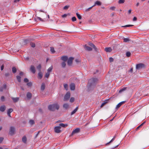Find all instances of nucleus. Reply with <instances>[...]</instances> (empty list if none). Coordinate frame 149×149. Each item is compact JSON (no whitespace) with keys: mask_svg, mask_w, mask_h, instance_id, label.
Here are the masks:
<instances>
[{"mask_svg":"<svg viewBox=\"0 0 149 149\" xmlns=\"http://www.w3.org/2000/svg\"><path fill=\"white\" fill-rule=\"evenodd\" d=\"M74 58L72 57H70L68 61V64L69 65H71L72 63V61Z\"/></svg>","mask_w":149,"mask_h":149,"instance_id":"1a4fd4ad","label":"nucleus"},{"mask_svg":"<svg viewBox=\"0 0 149 149\" xmlns=\"http://www.w3.org/2000/svg\"><path fill=\"white\" fill-rule=\"evenodd\" d=\"M29 122L30 124L31 125H32L34 123V120H29Z\"/></svg>","mask_w":149,"mask_h":149,"instance_id":"a19ab883","label":"nucleus"},{"mask_svg":"<svg viewBox=\"0 0 149 149\" xmlns=\"http://www.w3.org/2000/svg\"><path fill=\"white\" fill-rule=\"evenodd\" d=\"M137 20V18L136 17H134L133 19V21H136Z\"/></svg>","mask_w":149,"mask_h":149,"instance_id":"338daca9","label":"nucleus"},{"mask_svg":"<svg viewBox=\"0 0 149 149\" xmlns=\"http://www.w3.org/2000/svg\"><path fill=\"white\" fill-rule=\"evenodd\" d=\"M16 78L18 82H20L21 81V77L19 76L18 75L16 76Z\"/></svg>","mask_w":149,"mask_h":149,"instance_id":"cd10ccee","label":"nucleus"},{"mask_svg":"<svg viewBox=\"0 0 149 149\" xmlns=\"http://www.w3.org/2000/svg\"><path fill=\"white\" fill-rule=\"evenodd\" d=\"M37 18L38 19H39L40 21L42 22H43L44 21L41 18H40L39 17H38Z\"/></svg>","mask_w":149,"mask_h":149,"instance_id":"4d7b16f0","label":"nucleus"},{"mask_svg":"<svg viewBox=\"0 0 149 149\" xmlns=\"http://www.w3.org/2000/svg\"><path fill=\"white\" fill-rule=\"evenodd\" d=\"M74 97H72L71 98L70 100V102L72 103L74 102Z\"/></svg>","mask_w":149,"mask_h":149,"instance_id":"de8ad7c7","label":"nucleus"},{"mask_svg":"<svg viewBox=\"0 0 149 149\" xmlns=\"http://www.w3.org/2000/svg\"><path fill=\"white\" fill-rule=\"evenodd\" d=\"M64 88L66 90H67L68 89V85L67 84H64Z\"/></svg>","mask_w":149,"mask_h":149,"instance_id":"37998d69","label":"nucleus"},{"mask_svg":"<svg viewBox=\"0 0 149 149\" xmlns=\"http://www.w3.org/2000/svg\"><path fill=\"white\" fill-rule=\"evenodd\" d=\"M133 26V25H127L124 26H122V27H129L130 26Z\"/></svg>","mask_w":149,"mask_h":149,"instance_id":"8fccbe9b","label":"nucleus"},{"mask_svg":"<svg viewBox=\"0 0 149 149\" xmlns=\"http://www.w3.org/2000/svg\"><path fill=\"white\" fill-rule=\"evenodd\" d=\"M133 68H132L131 69H130V70L129 71V72H131V73H132V72H133Z\"/></svg>","mask_w":149,"mask_h":149,"instance_id":"e2e57ef3","label":"nucleus"},{"mask_svg":"<svg viewBox=\"0 0 149 149\" xmlns=\"http://www.w3.org/2000/svg\"><path fill=\"white\" fill-rule=\"evenodd\" d=\"M124 42H127L128 41H130V39L128 38H123Z\"/></svg>","mask_w":149,"mask_h":149,"instance_id":"2f4dec72","label":"nucleus"},{"mask_svg":"<svg viewBox=\"0 0 149 149\" xmlns=\"http://www.w3.org/2000/svg\"><path fill=\"white\" fill-rule=\"evenodd\" d=\"M66 65V64L65 62H63L61 63V65L63 68H65Z\"/></svg>","mask_w":149,"mask_h":149,"instance_id":"58836bf2","label":"nucleus"},{"mask_svg":"<svg viewBox=\"0 0 149 149\" xmlns=\"http://www.w3.org/2000/svg\"><path fill=\"white\" fill-rule=\"evenodd\" d=\"M41 66L40 64L37 67V68L39 72L41 71Z\"/></svg>","mask_w":149,"mask_h":149,"instance_id":"7c9ffc66","label":"nucleus"},{"mask_svg":"<svg viewBox=\"0 0 149 149\" xmlns=\"http://www.w3.org/2000/svg\"><path fill=\"white\" fill-rule=\"evenodd\" d=\"M4 89V88H3V87H1L0 88V91H1V92L3 91Z\"/></svg>","mask_w":149,"mask_h":149,"instance_id":"680f3d73","label":"nucleus"},{"mask_svg":"<svg viewBox=\"0 0 149 149\" xmlns=\"http://www.w3.org/2000/svg\"><path fill=\"white\" fill-rule=\"evenodd\" d=\"M50 51L52 54H54L55 52L54 48L52 47H50Z\"/></svg>","mask_w":149,"mask_h":149,"instance_id":"c756f323","label":"nucleus"},{"mask_svg":"<svg viewBox=\"0 0 149 149\" xmlns=\"http://www.w3.org/2000/svg\"><path fill=\"white\" fill-rule=\"evenodd\" d=\"M68 124H64L63 123H60L59 125V126L60 127H65L68 126Z\"/></svg>","mask_w":149,"mask_h":149,"instance_id":"aec40b11","label":"nucleus"},{"mask_svg":"<svg viewBox=\"0 0 149 149\" xmlns=\"http://www.w3.org/2000/svg\"><path fill=\"white\" fill-rule=\"evenodd\" d=\"M76 14L78 18L79 19H81V17L79 14L78 13H77Z\"/></svg>","mask_w":149,"mask_h":149,"instance_id":"72a5a7b5","label":"nucleus"},{"mask_svg":"<svg viewBox=\"0 0 149 149\" xmlns=\"http://www.w3.org/2000/svg\"><path fill=\"white\" fill-rule=\"evenodd\" d=\"M98 80L95 78H92L88 80V85L89 88L94 87L97 83Z\"/></svg>","mask_w":149,"mask_h":149,"instance_id":"f257e3e1","label":"nucleus"},{"mask_svg":"<svg viewBox=\"0 0 149 149\" xmlns=\"http://www.w3.org/2000/svg\"><path fill=\"white\" fill-rule=\"evenodd\" d=\"M70 89L71 90H74L75 89V85L74 83H71L70 86Z\"/></svg>","mask_w":149,"mask_h":149,"instance_id":"9b49d317","label":"nucleus"},{"mask_svg":"<svg viewBox=\"0 0 149 149\" xmlns=\"http://www.w3.org/2000/svg\"><path fill=\"white\" fill-rule=\"evenodd\" d=\"M67 16V14H64L63 15H62V17L63 18H64L66 17Z\"/></svg>","mask_w":149,"mask_h":149,"instance_id":"13d9d810","label":"nucleus"},{"mask_svg":"<svg viewBox=\"0 0 149 149\" xmlns=\"http://www.w3.org/2000/svg\"><path fill=\"white\" fill-rule=\"evenodd\" d=\"M30 71L33 74L35 73L36 70L35 67L33 65H31L30 68Z\"/></svg>","mask_w":149,"mask_h":149,"instance_id":"9d476101","label":"nucleus"},{"mask_svg":"<svg viewBox=\"0 0 149 149\" xmlns=\"http://www.w3.org/2000/svg\"><path fill=\"white\" fill-rule=\"evenodd\" d=\"M106 103V102H104L103 103H102L101 105V107H102Z\"/></svg>","mask_w":149,"mask_h":149,"instance_id":"6e6d98bb","label":"nucleus"},{"mask_svg":"<svg viewBox=\"0 0 149 149\" xmlns=\"http://www.w3.org/2000/svg\"><path fill=\"white\" fill-rule=\"evenodd\" d=\"M116 8V7L114 6L111 7L110 8V9L112 10H114Z\"/></svg>","mask_w":149,"mask_h":149,"instance_id":"864d4df0","label":"nucleus"},{"mask_svg":"<svg viewBox=\"0 0 149 149\" xmlns=\"http://www.w3.org/2000/svg\"><path fill=\"white\" fill-rule=\"evenodd\" d=\"M145 67V65L142 63H139L136 65V69L137 70H139Z\"/></svg>","mask_w":149,"mask_h":149,"instance_id":"20e7f679","label":"nucleus"},{"mask_svg":"<svg viewBox=\"0 0 149 149\" xmlns=\"http://www.w3.org/2000/svg\"><path fill=\"white\" fill-rule=\"evenodd\" d=\"M125 1V0H119L118 1V3L119 4H122L124 3Z\"/></svg>","mask_w":149,"mask_h":149,"instance_id":"e433bc0d","label":"nucleus"},{"mask_svg":"<svg viewBox=\"0 0 149 149\" xmlns=\"http://www.w3.org/2000/svg\"><path fill=\"white\" fill-rule=\"evenodd\" d=\"M15 128L14 127H11L9 130V134L11 135H13L14 134Z\"/></svg>","mask_w":149,"mask_h":149,"instance_id":"423d86ee","label":"nucleus"},{"mask_svg":"<svg viewBox=\"0 0 149 149\" xmlns=\"http://www.w3.org/2000/svg\"><path fill=\"white\" fill-rule=\"evenodd\" d=\"M69 107V105L68 104L66 103L65 104L63 105V107L65 109H67Z\"/></svg>","mask_w":149,"mask_h":149,"instance_id":"393cba45","label":"nucleus"},{"mask_svg":"<svg viewBox=\"0 0 149 149\" xmlns=\"http://www.w3.org/2000/svg\"><path fill=\"white\" fill-rule=\"evenodd\" d=\"M49 75V72H47V73H46L45 76L46 77L48 78Z\"/></svg>","mask_w":149,"mask_h":149,"instance_id":"a18cd8bd","label":"nucleus"},{"mask_svg":"<svg viewBox=\"0 0 149 149\" xmlns=\"http://www.w3.org/2000/svg\"><path fill=\"white\" fill-rule=\"evenodd\" d=\"M13 110L12 108H10L7 111V113H10L13 111Z\"/></svg>","mask_w":149,"mask_h":149,"instance_id":"473e14b6","label":"nucleus"},{"mask_svg":"<svg viewBox=\"0 0 149 149\" xmlns=\"http://www.w3.org/2000/svg\"><path fill=\"white\" fill-rule=\"evenodd\" d=\"M12 99L13 100V102H18L19 100V98L18 97H11Z\"/></svg>","mask_w":149,"mask_h":149,"instance_id":"dca6fc26","label":"nucleus"},{"mask_svg":"<svg viewBox=\"0 0 149 149\" xmlns=\"http://www.w3.org/2000/svg\"><path fill=\"white\" fill-rule=\"evenodd\" d=\"M80 131V129L79 128H77L74 130H73L72 134L71 135H73L75 134L78 133Z\"/></svg>","mask_w":149,"mask_h":149,"instance_id":"6e6552de","label":"nucleus"},{"mask_svg":"<svg viewBox=\"0 0 149 149\" xmlns=\"http://www.w3.org/2000/svg\"><path fill=\"white\" fill-rule=\"evenodd\" d=\"M42 77V73L41 71L39 72L38 78L41 79Z\"/></svg>","mask_w":149,"mask_h":149,"instance_id":"2eb2a0df","label":"nucleus"},{"mask_svg":"<svg viewBox=\"0 0 149 149\" xmlns=\"http://www.w3.org/2000/svg\"><path fill=\"white\" fill-rule=\"evenodd\" d=\"M61 127L59 126L56 127L54 128V131L56 133H59L61 132Z\"/></svg>","mask_w":149,"mask_h":149,"instance_id":"0eeeda50","label":"nucleus"},{"mask_svg":"<svg viewBox=\"0 0 149 149\" xmlns=\"http://www.w3.org/2000/svg\"><path fill=\"white\" fill-rule=\"evenodd\" d=\"M1 100L2 101L4 102L5 101V97L3 96H1Z\"/></svg>","mask_w":149,"mask_h":149,"instance_id":"3c124183","label":"nucleus"},{"mask_svg":"<svg viewBox=\"0 0 149 149\" xmlns=\"http://www.w3.org/2000/svg\"><path fill=\"white\" fill-rule=\"evenodd\" d=\"M3 88L4 89H6V84H4L3 85Z\"/></svg>","mask_w":149,"mask_h":149,"instance_id":"774afa93","label":"nucleus"},{"mask_svg":"<svg viewBox=\"0 0 149 149\" xmlns=\"http://www.w3.org/2000/svg\"><path fill=\"white\" fill-rule=\"evenodd\" d=\"M94 7V6H92L87 9H86V10H85V11L86 12H88V11H89L90 10H91L92 8Z\"/></svg>","mask_w":149,"mask_h":149,"instance_id":"c03bdc74","label":"nucleus"},{"mask_svg":"<svg viewBox=\"0 0 149 149\" xmlns=\"http://www.w3.org/2000/svg\"><path fill=\"white\" fill-rule=\"evenodd\" d=\"M30 40L28 39L23 40H21L20 42V43L22 46L25 45L29 43Z\"/></svg>","mask_w":149,"mask_h":149,"instance_id":"7ed1b4c3","label":"nucleus"},{"mask_svg":"<svg viewBox=\"0 0 149 149\" xmlns=\"http://www.w3.org/2000/svg\"><path fill=\"white\" fill-rule=\"evenodd\" d=\"M116 138V136H113V138H112V139L110 141V142H109V143H107L106 144V145L109 144V143H111L115 139V138Z\"/></svg>","mask_w":149,"mask_h":149,"instance_id":"c85d7f7f","label":"nucleus"},{"mask_svg":"<svg viewBox=\"0 0 149 149\" xmlns=\"http://www.w3.org/2000/svg\"><path fill=\"white\" fill-rule=\"evenodd\" d=\"M6 109V106L4 105L0 107V111L1 112H3Z\"/></svg>","mask_w":149,"mask_h":149,"instance_id":"ddd939ff","label":"nucleus"},{"mask_svg":"<svg viewBox=\"0 0 149 149\" xmlns=\"http://www.w3.org/2000/svg\"><path fill=\"white\" fill-rule=\"evenodd\" d=\"M12 71L14 73H15L16 72L17 69L15 67H13L12 68Z\"/></svg>","mask_w":149,"mask_h":149,"instance_id":"bb28decb","label":"nucleus"},{"mask_svg":"<svg viewBox=\"0 0 149 149\" xmlns=\"http://www.w3.org/2000/svg\"><path fill=\"white\" fill-rule=\"evenodd\" d=\"M84 48L85 49L88 51H91L92 50V48L91 47L87 46L86 45H85L84 46Z\"/></svg>","mask_w":149,"mask_h":149,"instance_id":"f8f14e48","label":"nucleus"},{"mask_svg":"<svg viewBox=\"0 0 149 149\" xmlns=\"http://www.w3.org/2000/svg\"><path fill=\"white\" fill-rule=\"evenodd\" d=\"M29 80L26 78H25L24 79V82L27 83L29 82Z\"/></svg>","mask_w":149,"mask_h":149,"instance_id":"603ef678","label":"nucleus"},{"mask_svg":"<svg viewBox=\"0 0 149 149\" xmlns=\"http://www.w3.org/2000/svg\"><path fill=\"white\" fill-rule=\"evenodd\" d=\"M127 88L126 87H124L121 88L119 91V93H121L124 91H125L127 89Z\"/></svg>","mask_w":149,"mask_h":149,"instance_id":"4468645a","label":"nucleus"},{"mask_svg":"<svg viewBox=\"0 0 149 149\" xmlns=\"http://www.w3.org/2000/svg\"><path fill=\"white\" fill-rule=\"evenodd\" d=\"M109 59L110 62H112L113 61V59L112 57H110Z\"/></svg>","mask_w":149,"mask_h":149,"instance_id":"5fc2aeb1","label":"nucleus"},{"mask_svg":"<svg viewBox=\"0 0 149 149\" xmlns=\"http://www.w3.org/2000/svg\"><path fill=\"white\" fill-rule=\"evenodd\" d=\"M3 68H4V65H3V64L1 66V70H3Z\"/></svg>","mask_w":149,"mask_h":149,"instance_id":"69168bd1","label":"nucleus"},{"mask_svg":"<svg viewBox=\"0 0 149 149\" xmlns=\"http://www.w3.org/2000/svg\"><path fill=\"white\" fill-rule=\"evenodd\" d=\"M59 108V105L57 103L50 104L48 107L49 110L50 111H54L56 109L58 110Z\"/></svg>","mask_w":149,"mask_h":149,"instance_id":"f03ea898","label":"nucleus"},{"mask_svg":"<svg viewBox=\"0 0 149 149\" xmlns=\"http://www.w3.org/2000/svg\"><path fill=\"white\" fill-rule=\"evenodd\" d=\"M39 111L41 113H43V111L42 109L41 108H40L39 109Z\"/></svg>","mask_w":149,"mask_h":149,"instance_id":"052dcab7","label":"nucleus"},{"mask_svg":"<svg viewBox=\"0 0 149 149\" xmlns=\"http://www.w3.org/2000/svg\"><path fill=\"white\" fill-rule=\"evenodd\" d=\"M70 93L69 92H67L64 96V101H66L68 100L70 98Z\"/></svg>","mask_w":149,"mask_h":149,"instance_id":"39448f33","label":"nucleus"},{"mask_svg":"<svg viewBox=\"0 0 149 149\" xmlns=\"http://www.w3.org/2000/svg\"><path fill=\"white\" fill-rule=\"evenodd\" d=\"M131 54V53L130 52H127L126 53V56L128 57L130 56Z\"/></svg>","mask_w":149,"mask_h":149,"instance_id":"c9c22d12","label":"nucleus"},{"mask_svg":"<svg viewBox=\"0 0 149 149\" xmlns=\"http://www.w3.org/2000/svg\"><path fill=\"white\" fill-rule=\"evenodd\" d=\"M76 20V18L75 17H73L72 18V20L73 22L75 21Z\"/></svg>","mask_w":149,"mask_h":149,"instance_id":"49530a36","label":"nucleus"},{"mask_svg":"<svg viewBox=\"0 0 149 149\" xmlns=\"http://www.w3.org/2000/svg\"><path fill=\"white\" fill-rule=\"evenodd\" d=\"M45 84L44 83H42L41 86V90L43 91L45 89Z\"/></svg>","mask_w":149,"mask_h":149,"instance_id":"b1692460","label":"nucleus"},{"mask_svg":"<svg viewBox=\"0 0 149 149\" xmlns=\"http://www.w3.org/2000/svg\"><path fill=\"white\" fill-rule=\"evenodd\" d=\"M27 98L29 99H30L31 97V94L30 92H28L26 94Z\"/></svg>","mask_w":149,"mask_h":149,"instance_id":"412c9836","label":"nucleus"},{"mask_svg":"<svg viewBox=\"0 0 149 149\" xmlns=\"http://www.w3.org/2000/svg\"><path fill=\"white\" fill-rule=\"evenodd\" d=\"M89 45L91 47H93L95 50H96V48L95 45L92 43H89Z\"/></svg>","mask_w":149,"mask_h":149,"instance_id":"a878e982","label":"nucleus"},{"mask_svg":"<svg viewBox=\"0 0 149 149\" xmlns=\"http://www.w3.org/2000/svg\"><path fill=\"white\" fill-rule=\"evenodd\" d=\"M122 105V104H121V103H120V102L119 103L116 105V109H118Z\"/></svg>","mask_w":149,"mask_h":149,"instance_id":"4c0bfd02","label":"nucleus"},{"mask_svg":"<svg viewBox=\"0 0 149 149\" xmlns=\"http://www.w3.org/2000/svg\"><path fill=\"white\" fill-rule=\"evenodd\" d=\"M22 141L24 143H26V137L25 136H24L22 138Z\"/></svg>","mask_w":149,"mask_h":149,"instance_id":"4be33fe9","label":"nucleus"},{"mask_svg":"<svg viewBox=\"0 0 149 149\" xmlns=\"http://www.w3.org/2000/svg\"><path fill=\"white\" fill-rule=\"evenodd\" d=\"M32 83L31 82H29V83H28L27 84V85L28 86H29L30 87L32 86Z\"/></svg>","mask_w":149,"mask_h":149,"instance_id":"09e8293b","label":"nucleus"},{"mask_svg":"<svg viewBox=\"0 0 149 149\" xmlns=\"http://www.w3.org/2000/svg\"><path fill=\"white\" fill-rule=\"evenodd\" d=\"M78 107H77L71 113V115H73V114H74L76 111H77V110L78 109Z\"/></svg>","mask_w":149,"mask_h":149,"instance_id":"a211bd4d","label":"nucleus"},{"mask_svg":"<svg viewBox=\"0 0 149 149\" xmlns=\"http://www.w3.org/2000/svg\"><path fill=\"white\" fill-rule=\"evenodd\" d=\"M105 50L107 52H110L112 51V49L110 47H107L105 48Z\"/></svg>","mask_w":149,"mask_h":149,"instance_id":"5701e85b","label":"nucleus"},{"mask_svg":"<svg viewBox=\"0 0 149 149\" xmlns=\"http://www.w3.org/2000/svg\"><path fill=\"white\" fill-rule=\"evenodd\" d=\"M68 58V57L66 56H63L61 57V59L64 61V62L66 61L67 60Z\"/></svg>","mask_w":149,"mask_h":149,"instance_id":"f3484780","label":"nucleus"},{"mask_svg":"<svg viewBox=\"0 0 149 149\" xmlns=\"http://www.w3.org/2000/svg\"><path fill=\"white\" fill-rule=\"evenodd\" d=\"M96 5L98 6H101V3L100 1H97L95 2V4L93 6H94Z\"/></svg>","mask_w":149,"mask_h":149,"instance_id":"6ab92c4d","label":"nucleus"},{"mask_svg":"<svg viewBox=\"0 0 149 149\" xmlns=\"http://www.w3.org/2000/svg\"><path fill=\"white\" fill-rule=\"evenodd\" d=\"M3 139V137H0V143L2 141Z\"/></svg>","mask_w":149,"mask_h":149,"instance_id":"bf43d9fd","label":"nucleus"},{"mask_svg":"<svg viewBox=\"0 0 149 149\" xmlns=\"http://www.w3.org/2000/svg\"><path fill=\"white\" fill-rule=\"evenodd\" d=\"M52 66H51L47 70V72H49V73L50 72L52 71Z\"/></svg>","mask_w":149,"mask_h":149,"instance_id":"f704fd0d","label":"nucleus"},{"mask_svg":"<svg viewBox=\"0 0 149 149\" xmlns=\"http://www.w3.org/2000/svg\"><path fill=\"white\" fill-rule=\"evenodd\" d=\"M40 132V131H38V133L36 134V135H35V138H36L37 137V136H38V134H39Z\"/></svg>","mask_w":149,"mask_h":149,"instance_id":"0e129e2a","label":"nucleus"},{"mask_svg":"<svg viewBox=\"0 0 149 149\" xmlns=\"http://www.w3.org/2000/svg\"><path fill=\"white\" fill-rule=\"evenodd\" d=\"M30 45L33 48L35 47V44L33 42H30Z\"/></svg>","mask_w":149,"mask_h":149,"instance_id":"ea45409f","label":"nucleus"},{"mask_svg":"<svg viewBox=\"0 0 149 149\" xmlns=\"http://www.w3.org/2000/svg\"><path fill=\"white\" fill-rule=\"evenodd\" d=\"M69 7V6H65L63 7V9L64 10H67L68 8Z\"/></svg>","mask_w":149,"mask_h":149,"instance_id":"79ce46f5","label":"nucleus"}]
</instances>
